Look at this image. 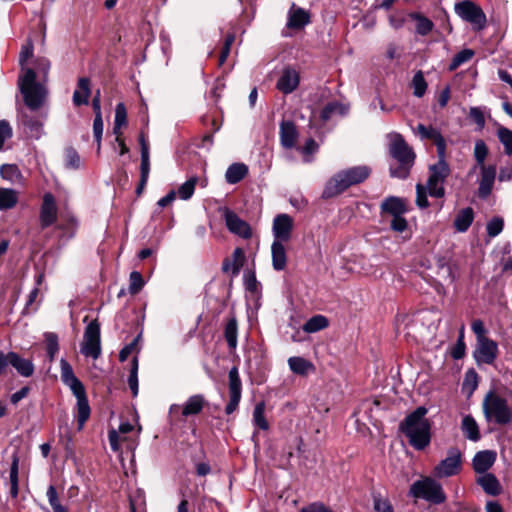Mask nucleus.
<instances>
[{
  "label": "nucleus",
  "instance_id": "13",
  "mask_svg": "<svg viewBox=\"0 0 512 512\" xmlns=\"http://www.w3.org/2000/svg\"><path fill=\"white\" fill-rule=\"evenodd\" d=\"M207 404L204 395L195 394L190 396L182 405L172 404L169 413L173 415L180 411L181 417L186 419L190 416L199 415Z\"/></svg>",
  "mask_w": 512,
  "mask_h": 512
},
{
  "label": "nucleus",
  "instance_id": "21",
  "mask_svg": "<svg viewBox=\"0 0 512 512\" xmlns=\"http://www.w3.org/2000/svg\"><path fill=\"white\" fill-rule=\"evenodd\" d=\"M496 461V452L492 450H483L475 454L472 460V466L476 473H486Z\"/></svg>",
  "mask_w": 512,
  "mask_h": 512
},
{
  "label": "nucleus",
  "instance_id": "41",
  "mask_svg": "<svg viewBox=\"0 0 512 512\" xmlns=\"http://www.w3.org/2000/svg\"><path fill=\"white\" fill-rule=\"evenodd\" d=\"M127 126V110L125 104L120 102L115 107V119L113 133L118 135L121 133V129Z\"/></svg>",
  "mask_w": 512,
  "mask_h": 512
},
{
  "label": "nucleus",
  "instance_id": "36",
  "mask_svg": "<svg viewBox=\"0 0 512 512\" xmlns=\"http://www.w3.org/2000/svg\"><path fill=\"white\" fill-rule=\"evenodd\" d=\"M248 174V167L243 163L231 164L225 173L226 182L236 184L240 182Z\"/></svg>",
  "mask_w": 512,
  "mask_h": 512
},
{
  "label": "nucleus",
  "instance_id": "2",
  "mask_svg": "<svg viewBox=\"0 0 512 512\" xmlns=\"http://www.w3.org/2000/svg\"><path fill=\"white\" fill-rule=\"evenodd\" d=\"M428 409L417 407L399 424V431L408 439L409 444L418 451L424 450L431 442V421L426 418Z\"/></svg>",
  "mask_w": 512,
  "mask_h": 512
},
{
  "label": "nucleus",
  "instance_id": "38",
  "mask_svg": "<svg viewBox=\"0 0 512 512\" xmlns=\"http://www.w3.org/2000/svg\"><path fill=\"white\" fill-rule=\"evenodd\" d=\"M329 326V321L327 317L323 315H315L308 319L303 325V330L306 333H316L321 331Z\"/></svg>",
  "mask_w": 512,
  "mask_h": 512
},
{
  "label": "nucleus",
  "instance_id": "22",
  "mask_svg": "<svg viewBox=\"0 0 512 512\" xmlns=\"http://www.w3.org/2000/svg\"><path fill=\"white\" fill-rule=\"evenodd\" d=\"M380 210L381 214H388L390 216H401L408 211L406 201L396 196L385 198L381 203Z\"/></svg>",
  "mask_w": 512,
  "mask_h": 512
},
{
  "label": "nucleus",
  "instance_id": "43",
  "mask_svg": "<svg viewBox=\"0 0 512 512\" xmlns=\"http://www.w3.org/2000/svg\"><path fill=\"white\" fill-rule=\"evenodd\" d=\"M411 86L415 97L421 98L425 95L428 85L421 70L414 74Z\"/></svg>",
  "mask_w": 512,
  "mask_h": 512
},
{
  "label": "nucleus",
  "instance_id": "46",
  "mask_svg": "<svg viewBox=\"0 0 512 512\" xmlns=\"http://www.w3.org/2000/svg\"><path fill=\"white\" fill-rule=\"evenodd\" d=\"M497 137L504 147V153L512 156V130L500 126L497 130Z\"/></svg>",
  "mask_w": 512,
  "mask_h": 512
},
{
  "label": "nucleus",
  "instance_id": "8",
  "mask_svg": "<svg viewBox=\"0 0 512 512\" xmlns=\"http://www.w3.org/2000/svg\"><path fill=\"white\" fill-rule=\"evenodd\" d=\"M451 173L446 158H438L435 164L429 166V176L426 185L428 193L434 198H443L445 196L444 183Z\"/></svg>",
  "mask_w": 512,
  "mask_h": 512
},
{
  "label": "nucleus",
  "instance_id": "52",
  "mask_svg": "<svg viewBox=\"0 0 512 512\" xmlns=\"http://www.w3.org/2000/svg\"><path fill=\"white\" fill-rule=\"evenodd\" d=\"M438 275L444 280L453 283L455 280L452 267L444 257L438 258L437 260Z\"/></svg>",
  "mask_w": 512,
  "mask_h": 512
},
{
  "label": "nucleus",
  "instance_id": "35",
  "mask_svg": "<svg viewBox=\"0 0 512 512\" xmlns=\"http://www.w3.org/2000/svg\"><path fill=\"white\" fill-rule=\"evenodd\" d=\"M12 462L9 471L10 495L16 499L19 492V456L17 453L12 454Z\"/></svg>",
  "mask_w": 512,
  "mask_h": 512
},
{
  "label": "nucleus",
  "instance_id": "12",
  "mask_svg": "<svg viewBox=\"0 0 512 512\" xmlns=\"http://www.w3.org/2000/svg\"><path fill=\"white\" fill-rule=\"evenodd\" d=\"M225 221L228 231L243 239L252 237L251 226L243 219H241L233 210L228 207L220 208L219 210Z\"/></svg>",
  "mask_w": 512,
  "mask_h": 512
},
{
  "label": "nucleus",
  "instance_id": "37",
  "mask_svg": "<svg viewBox=\"0 0 512 512\" xmlns=\"http://www.w3.org/2000/svg\"><path fill=\"white\" fill-rule=\"evenodd\" d=\"M18 202L17 191L9 188H0V211L12 209Z\"/></svg>",
  "mask_w": 512,
  "mask_h": 512
},
{
  "label": "nucleus",
  "instance_id": "26",
  "mask_svg": "<svg viewBox=\"0 0 512 512\" xmlns=\"http://www.w3.org/2000/svg\"><path fill=\"white\" fill-rule=\"evenodd\" d=\"M285 242L273 241L271 245L272 267L275 271H283L287 266Z\"/></svg>",
  "mask_w": 512,
  "mask_h": 512
},
{
  "label": "nucleus",
  "instance_id": "25",
  "mask_svg": "<svg viewBox=\"0 0 512 512\" xmlns=\"http://www.w3.org/2000/svg\"><path fill=\"white\" fill-rule=\"evenodd\" d=\"M280 143L286 149H291L295 146L298 131L296 125L292 121H282L280 123Z\"/></svg>",
  "mask_w": 512,
  "mask_h": 512
},
{
  "label": "nucleus",
  "instance_id": "64",
  "mask_svg": "<svg viewBox=\"0 0 512 512\" xmlns=\"http://www.w3.org/2000/svg\"><path fill=\"white\" fill-rule=\"evenodd\" d=\"M299 512H333L329 507L325 506L322 502H314L306 507H303Z\"/></svg>",
  "mask_w": 512,
  "mask_h": 512
},
{
  "label": "nucleus",
  "instance_id": "11",
  "mask_svg": "<svg viewBox=\"0 0 512 512\" xmlns=\"http://www.w3.org/2000/svg\"><path fill=\"white\" fill-rule=\"evenodd\" d=\"M462 469V453L458 447H450L447 456L435 466L433 474L438 478L457 475Z\"/></svg>",
  "mask_w": 512,
  "mask_h": 512
},
{
  "label": "nucleus",
  "instance_id": "49",
  "mask_svg": "<svg viewBox=\"0 0 512 512\" xmlns=\"http://www.w3.org/2000/svg\"><path fill=\"white\" fill-rule=\"evenodd\" d=\"M48 502L53 509V512H69L67 507L63 506L58 498V493L54 485H50L46 492Z\"/></svg>",
  "mask_w": 512,
  "mask_h": 512
},
{
  "label": "nucleus",
  "instance_id": "53",
  "mask_svg": "<svg viewBox=\"0 0 512 512\" xmlns=\"http://www.w3.org/2000/svg\"><path fill=\"white\" fill-rule=\"evenodd\" d=\"M145 282L143 276L138 271H132L129 276V292L132 295L138 294L143 288Z\"/></svg>",
  "mask_w": 512,
  "mask_h": 512
},
{
  "label": "nucleus",
  "instance_id": "6",
  "mask_svg": "<svg viewBox=\"0 0 512 512\" xmlns=\"http://www.w3.org/2000/svg\"><path fill=\"white\" fill-rule=\"evenodd\" d=\"M483 413L488 422L498 425H508L512 422V409L507 399L490 390L483 400Z\"/></svg>",
  "mask_w": 512,
  "mask_h": 512
},
{
  "label": "nucleus",
  "instance_id": "58",
  "mask_svg": "<svg viewBox=\"0 0 512 512\" xmlns=\"http://www.w3.org/2000/svg\"><path fill=\"white\" fill-rule=\"evenodd\" d=\"M428 189L421 183L416 185V205L420 209H426L429 207L430 203L427 198Z\"/></svg>",
  "mask_w": 512,
  "mask_h": 512
},
{
  "label": "nucleus",
  "instance_id": "39",
  "mask_svg": "<svg viewBox=\"0 0 512 512\" xmlns=\"http://www.w3.org/2000/svg\"><path fill=\"white\" fill-rule=\"evenodd\" d=\"M410 17L416 21V32L421 36L428 35L434 28V23L420 13H412Z\"/></svg>",
  "mask_w": 512,
  "mask_h": 512
},
{
  "label": "nucleus",
  "instance_id": "24",
  "mask_svg": "<svg viewBox=\"0 0 512 512\" xmlns=\"http://www.w3.org/2000/svg\"><path fill=\"white\" fill-rule=\"evenodd\" d=\"M310 23L309 13L300 7H295L293 4L288 12L287 28L289 29H302Z\"/></svg>",
  "mask_w": 512,
  "mask_h": 512
},
{
  "label": "nucleus",
  "instance_id": "60",
  "mask_svg": "<svg viewBox=\"0 0 512 512\" xmlns=\"http://www.w3.org/2000/svg\"><path fill=\"white\" fill-rule=\"evenodd\" d=\"M103 127H104V124H103L102 116L94 117V120H93V134H94L95 141L97 142V151L98 152L100 151V148H101V139H102V134H103Z\"/></svg>",
  "mask_w": 512,
  "mask_h": 512
},
{
  "label": "nucleus",
  "instance_id": "62",
  "mask_svg": "<svg viewBox=\"0 0 512 512\" xmlns=\"http://www.w3.org/2000/svg\"><path fill=\"white\" fill-rule=\"evenodd\" d=\"M408 227V222L404 218L403 215L401 216H392V220L390 223V228L398 233L404 232Z\"/></svg>",
  "mask_w": 512,
  "mask_h": 512
},
{
  "label": "nucleus",
  "instance_id": "51",
  "mask_svg": "<svg viewBox=\"0 0 512 512\" xmlns=\"http://www.w3.org/2000/svg\"><path fill=\"white\" fill-rule=\"evenodd\" d=\"M128 385L133 394H138V358L135 356L131 361L130 375L128 377Z\"/></svg>",
  "mask_w": 512,
  "mask_h": 512
},
{
  "label": "nucleus",
  "instance_id": "14",
  "mask_svg": "<svg viewBox=\"0 0 512 512\" xmlns=\"http://www.w3.org/2000/svg\"><path fill=\"white\" fill-rule=\"evenodd\" d=\"M229 378V402L225 407L227 415L232 414L238 408L242 394V382L236 366L232 367L228 374Z\"/></svg>",
  "mask_w": 512,
  "mask_h": 512
},
{
  "label": "nucleus",
  "instance_id": "18",
  "mask_svg": "<svg viewBox=\"0 0 512 512\" xmlns=\"http://www.w3.org/2000/svg\"><path fill=\"white\" fill-rule=\"evenodd\" d=\"M415 133L418 134L422 140H432L436 146L438 158H446V141L439 130L432 126L419 123L415 129Z\"/></svg>",
  "mask_w": 512,
  "mask_h": 512
},
{
  "label": "nucleus",
  "instance_id": "61",
  "mask_svg": "<svg viewBox=\"0 0 512 512\" xmlns=\"http://www.w3.org/2000/svg\"><path fill=\"white\" fill-rule=\"evenodd\" d=\"M13 135L12 128L7 120H0V150H2L4 143Z\"/></svg>",
  "mask_w": 512,
  "mask_h": 512
},
{
  "label": "nucleus",
  "instance_id": "15",
  "mask_svg": "<svg viewBox=\"0 0 512 512\" xmlns=\"http://www.w3.org/2000/svg\"><path fill=\"white\" fill-rule=\"evenodd\" d=\"M294 227L293 218L286 214H277L273 219L272 234L273 241L288 242L292 237Z\"/></svg>",
  "mask_w": 512,
  "mask_h": 512
},
{
  "label": "nucleus",
  "instance_id": "31",
  "mask_svg": "<svg viewBox=\"0 0 512 512\" xmlns=\"http://www.w3.org/2000/svg\"><path fill=\"white\" fill-rule=\"evenodd\" d=\"M461 430L464 436L470 441L477 442L481 439L480 429L476 420L471 415L463 417Z\"/></svg>",
  "mask_w": 512,
  "mask_h": 512
},
{
  "label": "nucleus",
  "instance_id": "44",
  "mask_svg": "<svg viewBox=\"0 0 512 512\" xmlns=\"http://www.w3.org/2000/svg\"><path fill=\"white\" fill-rule=\"evenodd\" d=\"M474 54V51L469 48L461 50L452 58L448 70L451 72L455 71L459 66L470 61L473 58Z\"/></svg>",
  "mask_w": 512,
  "mask_h": 512
},
{
  "label": "nucleus",
  "instance_id": "34",
  "mask_svg": "<svg viewBox=\"0 0 512 512\" xmlns=\"http://www.w3.org/2000/svg\"><path fill=\"white\" fill-rule=\"evenodd\" d=\"M474 220V211L471 207H466L458 212L454 219V228L457 232H466Z\"/></svg>",
  "mask_w": 512,
  "mask_h": 512
},
{
  "label": "nucleus",
  "instance_id": "19",
  "mask_svg": "<svg viewBox=\"0 0 512 512\" xmlns=\"http://www.w3.org/2000/svg\"><path fill=\"white\" fill-rule=\"evenodd\" d=\"M299 82V73L294 68L285 67L277 80L276 88L283 94H290L297 89Z\"/></svg>",
  "mask_w": 512,
  "mask_h": 512
},
{
  "label": "nucleus",
  "instance_id": "28",
  "mask_svg": "<svg viewBox=\"0 0 512 512\" xmlns=\"http://www.w3.org/2000/svg\"><path fill=\"white\" fill-rule=\"evenodd\" d=\"M477 484L482 487L486 494L491 496H497L502 491L499 480L492 473H484L477 479Z\"/></svg>",
  "mask_w": 512,
  "mask_h": 512
},
{
  "label": "nucleus",
  "instance_id": "55",
  "mask_svg": "<svg viewBox=\"0 0 512 512\" xmlns=\"http://www.w3.org/2000/svg\"><path fill=\"white\" fill-rule=\"evenodd\" d=\"M464 326H462L456 344L451 350V356L455 360L462 359L465 355Z\"/></svg>",
  "mask_w": 512,
  "mask_h": 512
},
{
  "label": "nucleus",
  "instance_id": "30",
  "mask_svg": "<svg viewBox=\"0 0 512 512\" xmlns=\"http://www.w3.org/2000/svg\"><path fill=\"white\" fill-rule=\"evenodd\" d=\"M290 370L297 375L306 376L310 372H314L315 366L312 362L303 357L293 356L288 359Z\"/></svg>",
  "mask_w": 512,
  "mask_h": 512
},
{
  "label": "nucleus",
  "instance_id": "20",
  "mask_svg": "<svg viewBox=\"0 0 512 512\" xmlns=\"http://www.w3.org/2000/svg\"><path fill=\"white\" fill-rule=\"evenodd\" d=\"M481 179L478 187V195L482 199H486L492 192L494 181L496 178V166L488 165L480 167Z\"/></svg>",
  "mask_w": 512,
  "mask_h": 512
},
{
  "label": "nucleus",
  "instance_id": "56",
  "mask_svg": "<svg viewBox=\"0 0 512 512\" xmlns=\"http://www.w3.org/2000/svg\"><path fill=\"white\" fill-rule=\"evenodd\" d=\"M197 179L191 178L184 182L179 188H178V195L182 200H188L192 197L195 186H196Z\"/></svg>",
  "mask_w": 512,
  "mask_h": 512
},
{
  "label": "nucleus",
  "instance_id": "48",
  "mask_svg": "<svg viewBox=\"0 0 512 512\" xmlns=\"http://www.w3.org/2000/svg\"><path fill=\"white\" fill-rule=\"evenodd\" d=\"M372 499L375 512H394V508L390 500L382 497L380 493H373Z\"/></svg>",
  "mask_w": 512,
  "mask_h": 512
},
{
  "label": "nucleus",
  "instance_id": "57",
  "mask_svg": "<svg viewBox=\"0 0 512 512\" xmlns=\"http://www.w3.org/2000/svg\"><path fill=\"white\" fill-rule=\"evenodd\" d=\"M232 275L237 276L244 265L245 254L242 248H236L232 254Z\"/></svg>",
  "mask_w": 512,
  "mask_h": 512
},
{
  "label": "nucleus",
  "instance_id": "63",
  "mask_svg": "<svg viewBox=\"0 0 512 512\" xmlns=\"http://www.w3.org/2000/svg\"><path fill=\"white\" fill-rule=\"evenodd\" d=\"M66 165L69 168H78L80 165V157L77 151L73 148L66 150Z\"/></svg>",
  "mask_w": 512,
  "mask_h": 512
},
{
  "label": "nucleus",
  "instance_id": "45",
  "mask_svg": "<svg viewBox=\"0 0 512 512\" xmlns=\"http://www.w3.org/2000/svg\"><path fill=\"white\" fill-rule=\"evenodd\" d=\"M78 228V221L74 216H69L66 218L64 222L59 223L56 226V229L62 231V236L68 239L74 237L76 230Z\"/></svg>",
  "mask_w": 512,
  "mask_h": 512
},
{
  "label": "nucleus",
  "instance_id": "59",
  "mask_svg": "<svg viewBox=\"0 0 512 512\" xmlns=\"http://www.w3.org/2000/svg\"><path fill=\"white\" fill-rule=\"evenodd\" d=\"M477 379V373L473 369L468 370L465 374L463 389L469 388V393L472 394L478 386Z\"/></svg>",
  "mask_w": 512,
  "mask_h": 512
},
{
  "label": "nucleus",
  "instance_id": "17",
  "mask_svg": "<svg viewBox=\"0 0 512 512\" xmlns=\"http://www.w3.org/2000/svg\"><path fill=\"white\" fill-rule=\"evenodd\" d=\"M473 355L478 364H493L498 356V344L490 338L481 339L477 342Z\"/></svg>",
  "mask_w": 512,
  "mask_h": 512
},
{
  "label": "nucleus",
  "instance_id": "16",
  "mask_svg": "<svg viewBox=\"0 0 512 512\" xmlns=\"http://www.w3.org/2000/svg\"><path fill=\"white\" fill-rule=\"evenodd\" d=\"M58 208L55 197L47 192L43 195L39 212V223L41 229H46L53 225L57 220Z\"/></svg>",
  "mask_w": 512,
  "mask_h": 512
},
{
  "label": "nucleus",
  "instance_id": "4",
  "mask_svg": "<svg viewBox=\"0 0 512 512\" xmlns=\"http://www.w3.org/2000/svg\"><path fill=\"white\" fill-rule=\"evenodd\" d=\"M371 172V168L367 165L353 166L338 171L326 182L322 198H334L348 188L363 183L370 177Z\"/></svg>",
  "mask_w": 512,
  "mask_h": 512
},
{
  "label": "nucleus",
  "instance_id": "29",
  "mask_svg": "<svg viewBox=\"0 0 512 512\" xmlns=\"http://www.w3.org/2000/svg\"><path fill=\"white\" fill-rule=\"evenodd\" d=\"M224 338L227 342L228 348L231 351L235 350L238 344V322L234 314H232L226 321L224 327Z\"/></svg>",
  "mask_w": 512,
  "mask_h": 512
},
{
  "label": "nucleus",
  "instance_id": "27",
  "mask_svg": "<svg viewBox=\"0 0 512 512\" xmlns=\"http://www.w3.org/2000/svg\"><path fill=\"white\" fill-rule=\"evenodd\" d=\"M91 94L90 80L87 77L79 78L77 89L73 93V104L77 107L87 105Z\"/></svg>",
  "mask_w": 512,
  "mask_h": 512
},
{
  "label": "nucleus",
  "instance_id": "10",
  "mask_svg": "<svg viewBox=\"0 0 512 512\" xmlns=\"http://www.w3.org/2000/svg\"><path fill=\"white\" fill-rule=\"evenodd\" d=\"M81 353L85 357L98 359L101 355L100 324L97 319L91 321L84 330Z\"/></svg>",
  "mask_w": 512,
  "mask_h": 512
},
{
  "label": "nucleus",
  "instance_id": "5",
  "mask_svg": "<svg viewBox=\"0 0 512 512\" xmlns=\"http://www.w3.org/2000/svg\"><path fill=\"white\" fill-rule=\"evenodd\" d=\"M60 373L63 384L69 387L73 395L76 397L75 417L78 424V430H81L91 414L85 387L75 376L70 363L64 358L60 360Z\"/></svg>",
  "mask_w": 512,
  "mask_h": 512
},
{
  "label": "nucleus",
  "instance_id": "23",
  "mask_svg": "<svg viewBox=\"0 0 512 512\" xmlns=\"http://www.w3.org/2000/svg\"><path fill=\"white\" fill-rule=\"evenodd\" d=\"M12 366L23 377H30L34 373V364L31 360L22 358L16 352H8V367Z\"/></svg>",
  "mask_w": 512,
  "mask_h": 512
},
{
  "label": "nucleus",
  "instance_id": "9",
  "mask_svg": "<svg viewBox=\"0 0 512 512\" xmlns=\"http://www.w3.org/2000/svg\"><path fill=\"white\" fill-rule=\"evenodd\" d=\"M455 13L464 21L470 23L477 31L482 30L487 22L482 8L470 0L458 2L454 6Z\"/></svg>",
  "mask_w": 512,
  "mask_h": 512
},
{
  "label": "nucleus",
  "instance_id": "7",
  "mask_svg": "<svg viewBox=\"0 0 512 512\" xmlns=\"http://www.w3.org/2000/svg\"><path fill=\"white\" fill-rule=\"evenodd\" d=\"M409 495L415 499H423L433 505H440L447 499L442 485L430 477L415 481L410 486Z\"/></svg>",
  "mask_w": 512,
  "mask_h": 512
},
{
  "label": "nucleus",
  "instance_id": "42",
  "mask_svg": "<svg viewBox=\"0 0 512 512\" xmlns=\"http://www.w3.org/2000/svg\"><path fill=\"white\" fill-rule=\"evenodd\" d=\"M44 338L48 359L50 362H53L59 351L58 335L54 332H46Z\"/></svg>",
  "mask_w": 512,
  "mask_h": 512
},
{
  "label": "nucleus",
  "instance_id": "3",
  "mask_svg": "<svg viewBox=\"0 0 512 512\" xmlns=\"http://www.w3.org/2000/svg\"><path fill=\"white\" fill-rule=\"evenodd\" d=\"M388 138L389 155L397 163L396 165H390V176L392 178L406 179L409 177L411 169L415 163L416 154L400 133L391 132L388 134Z\"/></svg>",
  "mask_w": 512,
  "mask_h": 512
},
{
  "label": "nucleus",
  "instance_id": "1",
  "mask_svg": "<svg viewBox=\"0 0 512 512\" xmlns=\"http://www.w3.org/2000/svg\"><path fill=\"white\" fill-rule=\"evenodd\" d=\"M33 53L34 44L31 39H27L19 53L22 74L18 78V86L24 104L30 110L36 111L43 106L47 96V89L43 83L47 81L51 62L46 57H37L33 60V67H28L27 62L33 57Z\"/></svg>",
  "mask_w": 512,
  "mask_h": 512
},
{
  "label": "nucleus",
  "instance_id": "32",
  "mask_svg": "<svg viewBox=\"0 0 512 512\" xmlns=\"http://www.w3.org/2000/svg\"><path fill=\"white\" fill-rule=\"evenodd\" d=\"M0 175L12 184L22 186L25 183V178L16 164H3L0 167Z\"/></svg>",
  "mask_w": 512,
  "mask_h": 512
},
{
  "label": "nucleus",
  "instance_id": "33",
  "mask_svg": "<svg viewBox=\"0 0 512 512\" xmlns=\"http://www.w3.org/2000/svg\"><path fill=\"white\" fill-rule=\"evenodd\" d=\"M348 109V106L339 101L328 102L320 112V119L327 122L335 115L344 116L348 113Z\"/></svg>",
  "mask_w": 512,
  "mask_h": 512
},
{
  "label": "nucleus",
  "instance_id": "54",
  "mask_svg": "<svg viewBox=\"0 0 512 512\" xmlns=\"http://www.w3.org/2000/svg\"><path fill=\"white\" fill-rule=\"evenodd\" d=\"M488 155V147L483 140H477L474 147V157L479 167L486 166L484 164Z\"/></svg>",
  "mask_w": 512,
  "mask_h": 512
},
{
  "label": "nucleus",
  "instance_id": "47",
  "mask_svg": "<svg viewBox=\"0 0 512 512\" xmlns=\"http://www.w3.org/2000/svg\"><path fill=\"white\" fill-rule=\"evenodd\" d=\"M22 123L28 130L29 136L35 139L40 138L42 134V123L35 118L23 116Z\"/></svg>",
  "mask_w": 512,
  "mask_h": 512
},
{
  "label": "nucleus",
  "instance_id": "40",
  "mask_svg": "<svg viewBox=\"0 0 512 512\" xmlns=\"http://www.w3.org/2000/svg\"><path fill=\"white\" fill-rule=\"evenodd\" d=\"M265 402L260 401L258 402L253 410V424L254 426L258 427L261 430H268L269 429V423L266 420L265 417Z\"/></svg>",
  "mask_w": 512,
  "mask_h": 512
},
{
  "label": "nucleus",
  "instance_id": "50",
  "mask_svg": "<svg viewBox=\"0 0 512 512\" xmlns=\"http://www.w3.org/2000/svg\"><path fill=\"white\" fill-rule=\"evenodd\" d=\"M504 228V220L500 216L491 218L486 224V232L490 238L498 236Z\"/></svg>",
  "mask_w": 512,
  "mask_h": 512
}]
</instances>
